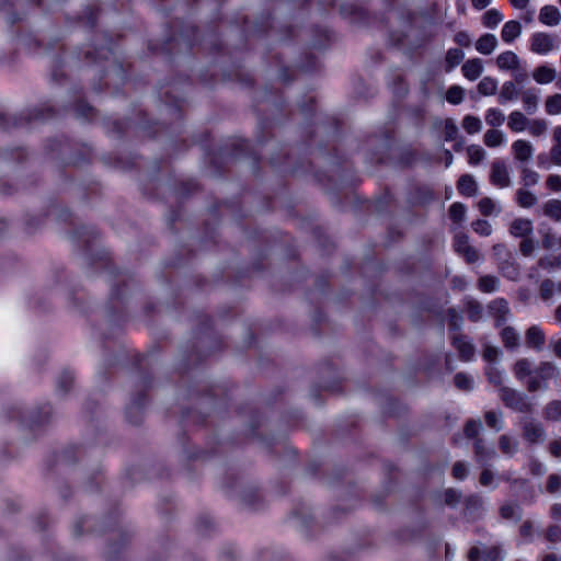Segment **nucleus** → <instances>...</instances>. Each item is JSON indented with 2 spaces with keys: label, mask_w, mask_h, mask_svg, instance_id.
<instances>
[{
  "label": "nucleus",
  "mask_w": 561,
  "mask_h": 561,
  "mask_svg": "<svg viewBox=\"0 0 561 561\" xmlns=\"http://www.w3.org/2000/svg\"><path fill=\"white\" fill-rule=\"evenodd\" d=\"M533 78L539 84H548L557 78V72L554 68L542 65L534 70Z\"/></svg>",
  "instance_id": "15"
},
{
  "label": "nucleus",
  "mask_w": 561,
  "mask_h": 561,
  "mask_svg": "<svg viewBox=\"0 0 561 561\" xmlns=\"http://www.w3.org/2000/svg\"><path fill=\"white\" fill-rule=\"evenodd\" d=\"M537 163H538V167L542 168V169H549L552 164L550 156L548 157L547 154H539L538 159H537Z\"/></svg>",
  "instance_id": "60"
},
{
  "label": "nucleus",
  "mask_w": 561,
  "mask_h": 561,
  "mask_svg": "<svg viewBox=\"0 0 561 561\" xmlns=\"http://www.w3.org/2000/svg\"><path fill=\"white\" fill-rule=\"evenodd\" d=\"M480 428H481V423L479 421L472 420L466 424L465 433H466L467 437L472 438L479 433Z\"/></svg>",
  "instance_id": "46"
},
{
  "label": "nucleus",
  "mask_w": 561,
  "mask_h": 561,
  "mask_svg": "<svg viewBox=\"0 0 561 561\" xmlns=\"http://www.w3.org/2000/svg\"><path fill=\"white\" fill-rule=\"evenodd\" d=\"M468 161L471 165H477L484 160L486 152L479 145H471L467 148Z\"/></svg>",
  "instance_id": "26"
},
{
  "label": "nucleus",
  "mask_w": 561,
  "mask_h": 561,
  "mask_svg": "<svg viewBox=\"0 0 561 561\" xmlns=\"http://www.w3.org/2000/svg\"><path fill=\"white\" fill-rule=\"evenodd\" d=\"M468 469L465 463L456 462L453 467V476L458 480H462L467 477Z\"/></svg>",
  "instance_id": "49"
},
{
  "label": "nucleus",
  "mask_w": 561,
  "mask_h": 561,
  "mask_svg": "<svg viewBox=\"0 0 561 561\" xmlns=\"http://www.w3.org/2000/svg\"><path fill=\"white\" fill-rule=\"evenodd\" d=\"M485 423L491 428L499 431L501 428V414L490 411L485 414Z\"/></svg>",
  "instance_id": "41"
},
{
  "label": "nucleus",
  "mask_w": 561,
  "mask_h": 561,
  "mask_svg": "<svg viewBox=\"0 0 561 561\" xmlns=\"http://www.w3.org/2000/svg\"><path fill=\"white\" fill-rule=\"evenodd\" d=\"M462 256L466 259L468 263H474L480 259L478 251L473 247L467 248V250H465V253H462Z\"/></svg>",
  "instance_id": "52"
},
{
  "label": "nucleus",
  "mask_w": 561,
  "mask_h": 561,
  "mask_svg": "<svg viewBox=\"0 0 561 561\" xmlns=\"http://www.w3.org/2000/svg\"><path fill=\"white\" fill-rule=\"evenodd\" d=\"M547 414L554 419L561 416V402H552L547 408Z\"/></svg>",
  "instance_id": "56"
},
{
  "label": "nucleus",
  "mask_w": 561,
  "mask_h": 561,
  "mask_svg": "<svg viewBox=\"0 0 561 561\" xmlns=\"http://www.w3.org/2000/svg\"><path fill=\"white\" fill-rule=\"evenodd\" d=\"M552 139L556 146H561V126H557L552 133Z\"/></svg>",
  "instance_id": "64"
},
{
  "label": "nucleus",
  "mask_w": 561,
  "mask_h": 561,
  "mask_svg": "<svg viewBox=\"0 0 561 561\" xmlns=\"http://www.w3.org/2000/svg\"><path fill=\"white\" fill-rule=\"evenodd\" d=\"M556 38L547 33L537 32L530 37V50L538 55H548L554 49H558Z\"/></svg>",
  "instance_id": "2"
},
{
  "label": "nucleus",
  "mask_w": 561,
  "mask_h": 561,
  "mask_svg": "<svg viewBox=\"0 0 561 561\" xmlns=\"http://www.w3.org/2000/svg\"><path fill=\"white\" fill-rule=\"evenodd\" d=\"M470 561H497L502 560L501 550L497 547L478 548L473 547L469 551Z\"/></svg>",
  "instance_id": "5"
},
{
  "label": "nucleus",
  "mask_w": 561,
  "mask_h": 561,
  "mask_svg": "<svg viewBox=\"0 0 561 561\" xmlns=\"http://www.w3.org/2000/svg\"><path fill=\"white\" fill-rule=\"evenodd\" d=\"M523 107L527 114L536 113L539 104V94L535 89H526L520 94Z\"/></svg>",
  "instance_id": "14"
},
{
  "label": "nucleus",
  "mask_w": 561,
  "mask_h": 561,
  "mask_svg": "<svg viewBox=\"0 0 561 561\" xmlns=\"http://www.w3.org/2000/svg\"><path fill=\"white\" fill-rule=\"evenodd\" d=\"M463 57L465 54L461 49L450 48L446 53V64L448 65L449 69H453L461 62Z\"/></svg>",
  "instance_id": "29"
},
{
  "label": "nucleus",
  "mask_w": 561,
  "mask_h": 561,
  "mask_svg": "<svg viewBox=\"0 0 561 561\" xmlns=\"http://www.w3.org/2000/svg\"><path fill=\"white\" fill-rule=\"evenodd\" d=\"M455 385L461 390H470L473 387V379L465 374H457L455 376Z\"/></svg>",
  "instance_id": "40"
},
{
  "label": "nucleus",
  "mask_w": 561,
  "mask_h": 561,
  "mask_svg": "<svg viewBox=\"0 0 561 561\" xmlns=\"http://www.w3.org/2000/svg\"><path fill=\"white\" fill-rule=\"evenodd\" d=\"M526 343L537 350H540L545 343V334L540 328L533 325L527 330Z\"/></svg>",
  "instance_id": "17"
},
{
  "label": "nucleus",
  "mask_w": 561,
  "mask_h": 561,
  "mask_svg": "<svg viewBox=\"0 0 561 561\" xmlns=\"http://www.w3.org/2000/svg\"><path fill=\"white\" fill-rule=\"evenodd\" d=\"M550 449H551V454L557 457V458H561V439H558V440H554L551 446H550Z\"/></svg>",
  "instance_id": "63"
},
{
  "label": "nucleus",
  "mask_w": 561,
  "mask_h": 561,
  "mask_svg": "<svg viewBox=\"0 0 561 561\" xmlns=\"http://www.w3.org/2000/svg\"><path fill=\"white\" fill-rule=\"evenodd\" d=\"M486 374H488L490 382H492L496 386L502 385L503 379H504L502 371H500L495 367H489Z\"/></svg>",
  "instance_id": "44"
},
{
  "label": "nucleus",
  "mask_w": 561,
  "mask_h": 561,
  "mask_svg": "<svg viewBox=\"0 0 561 561\" xmlns=\"http://www.w3.org/2000/svg\"><path fill=\"white\" fill-rule=\"evenodd\" d=\"M497 68L502 71H510L516 79H522L525 73V68L522 65L520 58L512 50L501 53L495 60Z\"/></svg>",
  "instance_id": "1"
},
{
  "label": "nucleus",
  "mask_w": 561,
  "mask_h": 561,
  "mask_svg": "<svg viewBox=\"0 0 561 561\" xmlns=\"http://www.w3.org/2000/svg\"><path fill=\"white\" fill-rule=\"evenodd\" d=\"M543 211L548 217L557 221L561 220V202L556 199L549 201L546 203Z\"/></svg>",
  "instance_id": "28"
},
{
  "label": "nucleus",
  "mask_w": 561,
  "mask_h": 561,
  "mask_svg": "<svg viewBox=\"0 0 561 561\" xmlns=\"http://www.w3.org/2000/svg\"><path fill=\"white\" fill-rule=\"evenodd\" d=\"M490 181L497 187H507L511 184L508 167L505 162L496 160L492 163Z\"/></svg>",
  "instance_id": "4"
},
{
  "label": "nucleus",
  "mask_w": 561,
  "mask_h": 561,
  "mask_svg": "<svg viewBox=\"0 0 561 561\" xmlns=\"http://www.w3.org/2000/svg\"><path fill=\"white\" fill-rule=\"evenodd\" d=\"M508 231L515 238L529 237L534 231L533 221L526 218H516L511 222Z\"/></svg>",
  "instance_id": "6"
},
{
  "label": "nucleus",
  "mask_w": 561,
  "mask_h": 561,
  "mask_svg": "<svg viewBox=\"0 0 561 561\" xmlns=\"http://www.w3.org/2000/svg\"><path fill=\"white\" fill-rule=\"evenodd\" d=\"M541 296L543 299H549L552 296L553 284L550 280H545L540 287Z\"/></svg>",
  "instance_id": "55"
},
{
  "label": "nucleus",
  "mask_w": 561,
  "mask_h": 561,
  "mask_svg": "<svg viewBox=\"0 0 561 561\" xmlns=\"http://www.w3.org/2000/svg\"><path fill=\"white\" fill-rule=\"evenodd\" d=\"M458 191L465 196H474L478 192V185L473 176L466 174L458 181Z\"/></svg>",
  "instance_id": "16"
},
{
  "label": "nucleus",
  "mask_w": 561,
  "mask_h": 561,
  "mask_svg": "<svg viewBox=\"0 0 561 561\" xmlns=\"http://www.w3.org/2000/svg\"><path fill=\"white\" fill-rule=\"evenodd\" d=\"M465 96V90L459 85L450 87L446 92V100L450 104H459Z\"/></svg>",
  "instance_id": "31"
},
{
  "label": "nucleus",
  "mask_w": 561,
  "mask_h": 561,
  "mask_svg": "<svg viewBox=\"0 0 561 561\" xmlns=\"http://www.w3.org/2000/svg\"><path fill=\"white\" fill-rule=\"evenodd\" d=\"M535 250V242L533 239L526 237L520 243V252L524 255H530Z\"/></svg>",
  "instance_id": "50"
},
{
  "label": "nucleus",
  "mask_w": 561,
  "mask_h": 561,
  "mask_svg": "<svg viewBox=\"0 0 561 561\" xmlns=\"http://www.w3.org/2000/svg\"><path fill=\"white\" fill-rule=\"evenodd\" d=\"M472 229L480 236L488 237L492 233V226L489 221L479 219L472 224Z\"/></svg>",
  "instance_id": "38"
},
{
  "label": "nucleus",
  "mask_w": 561,
  "mask_h": 561,
  "mask_svg": "<svg viewBox=\"0 0 561 561\" xmlns=\"http://www.w3.org/2000/svg\"><path fill=\"white\" fill-rule=\"evenodd\" d=\"M524 180L527 184H535L538 181V174L534 171L524 169L523 170Z\"/></svg>",
  "instance_id": "59"
},
{
  "label": "nucleus",
  "mask_w": 561,
  "mask_h": 561,
  "mask_svg": "<svg viewBox=\"0 0 561 561\" xmlns=\"http://www.w3.org/2000/svg\"><path fill=\"white\" fill-rule=\"evenodd\" d=\"M499 81L492 77H484L478 84V91L481 95L489 96L495 94Z\"/></svg>",
  "instance_id": "21"
},
{
  "label": "nucleus",
  "mask_w": 561,
  "mask_h": 561,
  "mask_svg": "<svg viewBox=\"0 0 561 561\" xmlns=\"http://www.w3.org/2000/svg\"><path fill=\"white\" fill-rule=\"evenodd\" d=\"M491 309L496 310L499 313L502 314L508 312L507 302L503 299L493 301V304L491 305Z\"/></svg>",
  "instance_id": "57"
},
{
  "label": "nucleus",
  "mask_w": 561,
  "mask_h": 561,
  "mask_svg": "<svg viewBox=\"0 0 561 561\" xmlns=\"http://www.w3.org/2000/svg\"><path fill=\"white\" fill-rule=\"evenodd\" d=\"M501 514L505 518H513L516 515V507L513 505H505L501 508Z\"/></svg>",
  "instance_id": "62"
},
{
  "label": "nucleus",
  "mask_w": 561,
  "mask_h": 561,
  "mask_svg": "<svg viewBox=\"0 0 561 561\" xmlns=\"http://www.w3.org/2000/svg\"><path fill=\"white\" fill-rule=\"evenodd\" d=\"M500 447L504 454L511 455L516 448V443L507 436H502L500 438Z\"/></svg>",
  "instance_id": "43"
},
{
  "label": "nucleus",
  "mask_w": 561,
  "mask_h": 561,
  "mask_svg": "<svg viewBox=\"0 0 561 561\" xmlns=\"http://www.w3.org/2000/svg\"><path fill=\"white\" fill-rule=\"evenodd\" d=\"M502 340L506 347H515L518 345V334L512 328H504L501 332Z\"/></svg>",
  "instance_id": "33"
},
{
  "label": "nucleus",
  "mask_w": 561,
  "mask_h": 561,
  "mask_svg": "<svg viewBox=\"0 0 561 561\" xmlns=\"http://www.w3.org/2000/svg\"><path fill=\"white\" fill-rule=\"evenodd\" d=\"M480 213L484 216L497 215L501 211L500 205L490 197H483L478 203Z\"/></svg>",
  "instance_id": "19"
},
{
  "label": "nucleus",
  "mask_w": 561,
  "mask_h": 561,
  "mask_svg": "<svg viewBox=\"0 0 561 561\" xmlns=\"http://www.w3.org/2000/svg\"><path fill=\"white\" fill-rule=\"evenodd\" d=\"M536 196L528 191H518L517 192V202L522 207H530L536 203Z\"/></svg>",
  "instance_id": "37"
},
{
  "label": "nucleus",
  "mask_w": 561,
  "mask_h": 561,
  "mask_svg": "<svg viewBox=\"0 0 561 561\" xmlns=\"http://www.w3.org/2000/svg\"><path fill=\"white\" fill-rule=\"evenodd\" d=\"M454 345L465 360H469L472 357L473 346L463 336L454 337Z\"/></svg>",
  "instance_id": "22"
},
{
  "label": "nucleus",
  "mask_w": 561,
  "mask_h": 561,
  "mask_svg": "<svg viewBox=\"0 0 561 561\" xmlns=\"http://www.w3.org/2000/svg\"><path fill=\"white\" fill-rule=\"evenodd\" d=\"M550 159L553 164L561 165V146H552L550 149Z\"/></svg>",
  "instance_id": "54"
},
{
  "label": "nucleus",
  "mask_w": 561,
  "mask_h": 561,
  "mask_svg": "<svg viewBox=\"0 0 561 561\" xmlns=\"http://www.w3.org/2000/svg\"><path fill=\"white\" fill-rule=\"evenodd\" d=\"M547 186L552 191H561V176L559 175H549L547 179Z\"/></svg>",
  "instance_id": "51"
},
{
  "label": "nucleus",
  "mask_w": 561,
  "mask_h": 561,
  "mask_svg": "<svg viewBox=\"0 0 561 561\" xmlns=\"http://www.w3.org/2000/svg\"><path fill=\"white\" fill-rule=\"evenodd\" d=\"M462 128L470 135L478 134L482 129V122L479 117L466 115L462 119Z\"/></svg>",
  "instance_id": "27"
},
{
  "label": "nucleus",
  "mask_w": 561,
  "mask_h": 561,
  "mask_svg": "<svg viewBox=\"0 0 561 561\" xmlns=\"http://www.w3.org/2000/svg\"><path fill=\"white\" fill-rule=\"evenodd\" d=\"M470 247L471 245L469 244L468 237L466 234L458 233L455 236L454 249L458 254L462 255V253H465V250H467V248Z\"/></svg>",
  "instance_id": "39"
},
{
  "label": "nucleus",
  "mask_w": 561,
  "mask_h": 561,
  "mask_svg": "<svg viewBox=\"0 0 561 561\" xmlns=\"http://www.w3.org/2000/svg\"><path fill=\"white\" fill-rule=\"evenodd\" d=\"M479 288L484 293H493L499 288V279L494 276H482L479 279Z\"/></svg>",
  "instance_id": "30"
},
{
  "label": "nucleus",
  "mask_w": 561,
  "mask_h": 561,
  "mask_svg": "<svg viewBox=\"0 0 561 561\" xmlns=\"http://www.w3.org/2000/svg\"><path fill=\"white\" fill-rule=\"evenodd\" d=\"M494 480V476L490 470H484L480 477V483L484 486H490Z\"/></svg>",
  "instance_id": "58"
},
{
  "label": "nucleus",
  "mask_w": 561,
  "mask_h": 561,
  "mask_svg": "<svg viewBox=\"0 0 561 561\" xmlns=\"http://www.w3.org/2000/svg\"><path fill=\"white\" fill-rule=\"evenodd\" d=\"M547 490L550 493H557L561 491V476L552 474L549 477Z\"/></svg>",
  "instance_id": "45"
},
{
  "label": "nucleus",
  "mask_w": 561,
  "mask_h": 561,
  "mask_svg": "<svg viewBox=\"0 0 561 561\" xmlns=\"http://www.w3.org/2000/svg\"><path fill=\"white\" fill-rule=\"evenodd\" d=\"M502 272L511 279H515L518 276V271L513 265L502 266Z\"/></svg>",
  "instance_id": "61"
},
{
  "label": "nucleus",
  "mask_w": 561,
  "mask_h": 561,
  "mask_svg": "<svg viewBox=\"0 0 561 561\" xmlns=\"http://www.w3.org/2000/svg\"><path fill=\"white\" fill-rule=\"evenodd\" d=\"M501 398L506 403V405L523 410L526 408V402L524 397L516 392L515 390H512L510 388H501Z\"/></svg>",
  "instance_id": "12"
},
{
  "label": "nucleus",
  "mask_w": 561,
  "mask_h": 561,
  "mask_svg": "<svg viewBox=\"0 0 561 561\" xmlns=\"http://www.w3.org/2000/svg\"><path fill=\"white\" fill-rule=\"evenodd\" d=\"M481 313V307L478 304L469 302L468 304V316L471 320L476 321L479 319Z\"/></svg>",
  "instance_id": "53"
},
{
  "label": "nucleus",
  "mask_w": 561,
  "mask_h": 561,
  "mask_svg": "<svg viewBox=\"0 0 561 561\" xmlns=\"http://www.w3.org/2000/svg\"><path fill=\"white\" fill-rule=\"evenodd\" d=\"M539 21L548 26H556L561 22V12L554 5H545L540 9Z\"/></svg>",
  "instance_id": "8"
},
{
  "label": "nucleus",
  "mask_w": 561,
  "mask_h": 561,
  "mask_svg": "<svg viewBox=\"0 0 561 561\" xmlns=\"http://www.w3.org/2000/svg\"><path fill=\"white\" fill-rule=\"evenodd\" d=\"M483 68V61L480 58H471L462 65L461 72L466 79L474 81L482 75Z\"/></svg>",
  "instance_id": "7"
},
{
  "label": "nucleus",
  "mask_w": 561,
  "mask_h": 561,
  "mask_svg": "<svg viewBox=\"0 0 561 561\" xmlns=\"http://www.w3.org/2000/svg\"><path fill=\"white\" fill-rule=\"evenodd\" d=\"M545 110L549 115L561 114V94L556 93L548 96L545 101Z\"/></svg>",
  "instance_id": "25"
},
{
  "label": "nucleus",
  "mask_w": 561,
  "mask_h": 561,
  "mask_svg": "<svg viewBox=\"0 0 561 561\" xmlns=\"http://www.w3.org/2000/svg\"><path fill=\"white\" fill-rule=\"evenodd\" d=\"M522 24L518 21H508L502 27L501 38L504 43L511 44L522 35Z\"/></svg>",
  "instance_id": "9"
},
{
  "label": "nucleus",
  "mask_w": 561,
  "mask_h": 561,
  "mask_svg": "<svg viewBox=\"0 0 561 561\" xmlns=\"http://www.w3.org/2000/svg\"><path fill=\"white\" fill-rule=\"evenodd\" d=\"M513 158L522 165H528L534 158L535 148L529 140L516 139L511 146Z\"/></svg>",
  "instance_id": "3"
},
{
  "label": "nucleus",
  "mask_w": 561,
  "mask_h": 561,
  "mask_svg": "<svg viewBox=\"0 0 561 561\" xmlns=\"http://www.w3.org/2000/svg\"><path fill=\"white\" fill-rule=\"evenodd\" d=\"M449 216L455 222H460L465 219L466 207L461 203H454L449 207Z\"/></svg>",
  "instance_id": "36"
},
{
  "label": "nucleus",
  "mask_w": 561,
  "mask_h": 561,
  "mask_svg": "<svg viewBox=\"0 0 561 561\" xmlns=\"http://www.w3.org/2000/svg\"><path fill=\"white\" fill-rule=\"evenodd\" d=\"M542 430L539 425L529 423L525 426V436L530 442H537L542 438Z\"/></svg>",
  "instance_id": "35"
},
{
  "label": "nucleus",
  "mask_w": 561,
  "mask_h": 561,
  "mask_svg": "<svg viewBox=\"0 0 561 561\" xmlns=\"http://www.w3.org/2000/svg\"><path fill=\"white\" fill-rule=\"evenodd\" d=\"M528 133L533 137H540L548 130V123L543 118L529 119Z\"/></svg>",
  "instance_id": "24"
},
{
  "label": "nucleus",
  "mask_w": 561,
  "mask_h": 561,
  "mask_svg": "<svg viewBox=\"0 0 561 561\" xmlns=\"http://www.w3.org/2000/svg\"><path fill=\"white\" fill-rule=\"evenodd\" d=\"M455 43L462 47H469L471 45V36L467 32H458L454 37Z\"/></svg>",
  "instance_id": "48"
},
{
  "label": "nucleus",
  "mask_w": 561,
  "mask_h": 561,
  "mask_svg": "<svg viewBox=\"0 0 561 561\" xmlns=\"http://www.w3.org/2000/svg\"><path fill=\"white\" fill-rule=\"evenodd\" d=\"M483 142L489 148H497L505 146L507 138L501 129L491 128L483 135Z\"/></svg>",
  "instance_id": "11"
},
{
  "label": "nucleus",
  "mask_w": 561,
  "mask_h": 561,
  "mask_svg": "<svg viewBox=\"0 0 561 561\" xmlns=\"http://www.w3.org/2000/svg\"><path fill=\"white\" fill-rule=\"evenodd\" d=\"M529 118L520 111H513L508 115L507 126L514 133H523L528 128Z\"/></svg>",
  "instance_id": "13"
},
{
  "label": "nucleus",
  "mask_w": 561,
  "mask_h": 561,
  "mask_svg": "<svg viewBox=\"0 0 561 561\" xmlns=\"http://www.w3.org/2000/svg\"><path fill=\"white\" fill-rule=\"evenodd\" d=\"M557 367L550 363H542L538 369V375L542 379L551 378L556 375Z\"/></svg>",
  "instance_id": "42"
},
{
  "label": "nucleus",
  "mask_w": 561,
  "mask_h": 561,
  "mask_svg": "<svg viewBox=\"0 0 561 561\" xmlns=\"http://www.w3.org/2000/svg\"><path fill=\"white\" fill-rule=\"evenodd\" d=\"M503 21V14L496 9L488 10L482 16L485 27L495 28Z\"/></svg>",
  "instance_id": "23"
},
{
  "label": "nucleus",
  "mask_w": 561,
  "mask_h": 561,
  "mask_svg": "<svg viewBox=\"0 0 561 561\" xmlns=\"http://www.w3.org/2000/svg\"><path fill=\"white\" fill-rule=\"evenodd\" d=\"M497 38L494 34H483L476 42V49L482 55H491L497 47Z\"/></svg>",
  "instance_id": "10"
},
{
  "label": "nucleus",
  "mask_w": 561,
  "mask_h": 561,
  "mask_svg": "<svg viewBox=\"0 0 561 561\" xmlns=\"http://www.w3.org/2000/svg\"><path fill=\"white\" fill-rule=\"evenodd\" d=\"M518 96L517 89L515 84L511 81L504 82L500 94H499V102L502 104H505L508 101H514Z\"/></svg>",
  "instance_id": "20"
},
{
  "label": "nucleus",
  "mask_w": 561,
  "mask_h": 561,
  "mask_svg": "<svg viewBox=\"0 0 561 561\" xmlns=\"http://www.w3.org/2000/svg\"><path fill=\"white\" fill-rule=\"evenodd\" d=\"M500 351L492 345H485L483 350V358L488 362H494L499 358Z\"/></svg>",
  "instance_id": "47"
},
{
  "label": "nucleus",
  "mask_w": 561,
  "mask_h": 561,
  "mask_svg": "<svg viewBox=\"0 0 561 561\" xmlns=\"http://www.w3.org/2000/svg\"><path fill=\"white\" fill-rule=\"evenodd\" d=\"M531 373V363L527 359H519L514 366V374L516 378L524 379Z\"/></svg>",
  "instance_id": "34"
},
{
  "label": "nucleus",
  "mask_w": 561,
  "mask_h": 561,
  "mask_svg": "<svg viewBox=\"0 0 561 561\" xmlns=\"http://www.w3.org/2000/svg\"><path fill=\"white\" fill-rule=\"evenodd\" d=\"M485 123L492 128H497L503 125L505 122L504 113L495 107H491L486 110L484 114Z\"/></svg>",
  "instance_id": "18"
},
{
  "label": "nucleus",
  "mask_w": 561,
  "mask_h": 561,
  "mask_svg": "<svg viewBox=\"0 0 561 561\" xmlns=\"http://www.w3.org/2000/svg\"><path fill=\"white\" fill-rule=\"evenodd\" d=\"M443 133H444L445 140H447V141L456 140L458 137L459 130H458V127H457L455 121L445 119L443 122Z\"/></svg>",
  "instance_id": "32"
}]
</instances>
